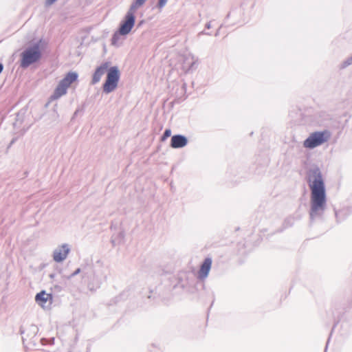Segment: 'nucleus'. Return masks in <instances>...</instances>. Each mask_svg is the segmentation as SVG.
Returning a JSON list of instances; mask_svg holds the SVG:
<instances>
[{"label":"nucleus","instance_id":"ddd939ff","mask_svg":"<svg viewBox=\"0 0 352 352\" xmlns=\"http://www.w3.org/2000/svg\"><path fill=\"white\" fill-rule=\"evenodd\" d=\"M166 1H167V0H159L158 7L160 8H162V7H164L165 6V4L166 3Z\"/></svg>","mask_w":352,"mask_h":352},{"label":"nucleus","instance_id":"7ed1b4c3","mask_svg":"<svg viewBox=\"0 0 352 352\" xmlns=\"http://www.w3.org/2000/svg\"><path fill=\"white\" fill-rule=\"evenodd\" d=\"M41 58V50L38 44L28 47L21 54L20 65L26 68L30 65L36 63Z\"/></svg>","mask_w":352,"mask_h":352},{"label":"nucleus","instance_id":"423d86ee","mask_svg":"<svg viewBox=\"0 0 352 352\" xmlns=\"http://www.w3.org/2000/svg\"><path fill=\"white\" fill-rule=\"evenodd\" d=\"M135 11L129 8L124 19L122 21L118 32L120 35L128 34L133 28L135 21Z\"/></svg>","mask_w":352,"mask_h":352},{"label":"nucleus","instance_id":"0eeeda50","mask_svg":"<svg viewBox=\"0 0 352 352\" xmlns=\"http://www.w3.org/2000/svg\"><path fill=\"white\" fill-rule=\"evenodd\" d=\"M70 250L67 245L64 244L58 248L53 254V258L54 260L57 262L60 263L64 261L67 257L69 252Z\"/></svg>","mask_w":352,"mask_h":352},{"label":"nucleus","instance_id":"f03ea898","mask_svg":"<svg viewBox=\"0 0 352 352\" xmlns=\"http://www.w3.org/2000/svg\"><path fill=\"white\" fill-rule=\"evenodd\" d=\"M110 67L109 62H105L98 66L92 76L91 84L95 85L100 82L103 75L107 73V78L103 84L104 92L108 94L115 90L120 79V71L117 67Z\"/></svg>","mask_w":352,"mask_h":352},{"label":"nucleus","instance_id":"6e6552de","mask_svg":"<svg viewBox=\"0 0 352 352\" xmlns=\"http://www.w3.org/2000/svg\"><path fill=\"white\" fill-rule=\"evenodd\" d=\"M36 302L43 308L47 307V304L50 305L52 302V296L50 294L45 293L42 291L37 294L35 296Z\"/></svg>","mask_w":352,"mask_h":352},{"label":"nucleus","instance_id":"9b49d317","mask_svg":"<svg viewBox=\"0 0 352 352\" xmlns=\"http://www.w3.org/2000/svg\"><path fill=\"white\" fill-rule=\"evenodd\" d=\"M146 1V0H135L130 6V9L136 12L137 9L142 6Z\"/></svg>","mask_w":352,"mask_h":352},{"label":"nucleus","instance_id":"f8f14e48","mask_svg":"<svg viewBox=\"0 0 352 352\" xmlns=\"http://www.w3.org/2000/svg\"><path fill=\"white\" fill-rule=\"evenodd\" d=\"M170 134H171V131L170 129H166V131H164L162 137V139L161 140L162 142L165 141L168 137L170 136Z\"/></svg>","mask_w":352,"mask_h":352},{"label":"nucleus","instance_id":"1a4fd4ad","mask_svg":"<svg viewBox=\"0 0 352 352\" xmlns=\"http://www.w3.org/2000/svg\"><path fill=\"white\" fill-rule=\"evenodd\" d=\"M212 265V260L210 258H206L198 272V276L199 278L204 279L206 278L209 274Z\"/></svg>","mask_w":352,"mask_h":352},{"label":"nucleus","instance_id":"f257e3e1","mask_svg":"<svg viewBox=\"0 0 352 352\" xmlns=\"http://www.w3.org/2000/svg\"><path fill=\"white\" fill-rule=\"evenodd\" d=\"M309 186L311 190V217L320 210H323L326 205L325 188L321 173L319 169L311 170L308 176Z\"/></svg>","mask_w":352,"mask_h":352},{"label":"nucleus","instance_id":"20e7f679","mask_svg":"<svg viewBox=\"0 0 352 352\" xmlns=\"http://www.w3.org/2000/svg\"><path fill=\"white\" fill-rule=\"evenodd\" d=\"M77 78L78 74L76 72H69L67 74L65 78L59 82L56 87L51 96L52 100H57L62 96L66 94L67 89Z\"/></svg>","mask_w":352,"mask_h":352},{"label":"nucleus","instance_id":"39448f33","mask_svg":"<svg viewBox=\"0 0 352 352\" xmlns=\"http://www.w3.org/2000/svg\"><path fill=\"white\" fill-rule=\"evenodd\" d=\"M330 138L328 131L314 132L304 141L303 146L307 148H314L327 142Z\"/></svg>","mask_w":352,"mask_h":352},{"label":"nucleus","instance_id":"9d476101","mask_svg":"<svg viewBox=\"0 0 352 352\" xmlns=\"http://www.w3.org/2000/svg\"><path fill=\"white\" fill-rule=\"evenodd\" d=\"M188 140L182 135H173L171 138L170 146L174 148H182L187 144Z\"/></svg>","mask_w":352,"mask_h":352},{"label":"nucleus","instance_id":"4468645a","mask_svg":"<svg viewBox=\"0 0 352 352\" xmlns=\"http://www.w3.org/2000/svg\"><path fill=\"white\" fill-rule=\"evenodd\" d=\"M56 0H47V3L48 5H51L53 3H54Z\"/></svg>","mask_w":352,"mask_h":352}]
</instances>
